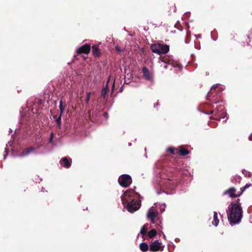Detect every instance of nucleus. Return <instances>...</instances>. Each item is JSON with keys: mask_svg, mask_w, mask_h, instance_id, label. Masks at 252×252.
I'll list each match as a JSON object with an SVG mask.
<instances>
[{"mask_svg": "<svg viewBox=\"0 0 252 252\" xmlns=\"http://www.w3.org/2000/svg\"><path fill=\"white\" fill-rule=\"evenodd\" d=\"M223 90V87L220 85L215 84L212 86L210 91L208 93L207 99L209 101V106L215 108V110H212L207 113L201 111L202 113L208 115L215 113V115L219 116L220 119L225 118L226 114L221 98V92Z\"/></svg>", "mask_w": 252, "mask_h": 252, "instance_id": "nucleus-1", "label": "nucleus"}, {"mask_svg": "<svg viewBox=\"0 0 252 252\" xmlns=\"http://www.w3.org/2000/svg\"><path fill=\"white\" fill-rule=\"evenodd\" d=\"M135 192L133 190H126L121 196V200L122 203L125 204L127 202L128 203L126 206V209L128 212L133 213L137 211L140 207V204L133 199L131 201H129L131 199V197L134 196Z\"/></svg>", "mask_w": 252, "mask_h": 252, "instance_id": "nucleus-2", "label": "nucleus"}, {"mask_svg": "<svg viewBox=\"0 0 252 252\" xmlns=\"http://www.w3.org/2000/svg\"><path fill=\"white\" fill-rule=\"evenodd\" d=\"M158 62L160 64V66L165 69L168 68V66L171 65L175 68V71L177 73L181 71L183 67L182 65L178 61L173 59V56H160L159 58Z\"/></svg>", "mask_w": 252, "mask_h": 252, "instance_id": "nucleus-3", "label": "nucleus"}, {"mask_svg": "<svg viewBox=\"0 0 252 252\" xmlns=\"http://www.w3.org/2000/svg\"><path fill=\"white\" fill-rule=\"evenodd\" d=\"M227 217L231 226L236 224V203L232 202L228 206L226 211Z\"/></svg>", "mask_w": 252, "mask_h": 252, "instance_id": "nucleus-4", "label": "nucleus"}, {"mask_svg": "<svg viewBox=\"0 0 252 252\" xmlns=\"http://www.w3.org/2000/svg\"><path fill=\"white\" fill-rule=\"evenodd\" d=\"M151 49L153 52L158 55L165 54L169 51V46L164 44H154L151 46Z\"/></svg>", "mask_w": 252, "mask_h": 252, "instance_id": "nucleus-5", "label": "nucleus"}, {"mask_svg": "<svg viewBox=\"0 0 252 252\" xmlns=\"http://www.w3.org/2000/svg\"><path fill=\"white\" fill-rule=\"evenodd\" d=\"M164 187L168 190L167 193H173L174 190L177 186V181L175 180L166 179L164 181Z\"/></svg>", "mask_w": 252, "mask_h": 252, "instance_id": "nucleus-6", "label": "nucleus"}, {"mask_svg": "<svg viewBox=\"0 0 252 252\" xmlns=\"http://www.w3.org/2000/svg\"><path fill=\"white\" fill-rule=\"evenodd\" d=\"M118 182L122 187L126 188L131 184L132 179L128 174H123L119 177Z\"/></svg>", "mask_w": 252, "mask_h": 252, "instance_id": "nucleus-7", "label": "nucleus"}, {"mask_svg": "<svg viewBox=\"0 0 252 252\" xmlns=\"http://www.w3.org/2000/svg\"><path fill=\"white\" fill-rule=\"evenodd\" d=\"M161 248V243L158 240L152 242L150 246V251L151 252H157L159 250L162 251Z\"/></svg>", "mask_w": 252, "mask_h": 252, "instance_id": "nucleus-8", "label": "nucleus"}, {"mask_svg": "<svg viewBox=\"0 0 252 252\" xmlns=\"http://www.w3.org/2000/svg\"><path fill=\"white\" fill-rule=\"evenodd\" d=\"M142 72L143 74L144 78L151 82H154L153 74L146 67H143L142 68Z\"/></svg>", "mask_w": 252, "mask_h": 252, "instance_id": "nucleus-9", "label": "nucleus"}, {"mask_svg": "<svg viewBox=\"0 0 252 252\" xmlns=\"http://www.w3.org/2000/svg\"><path fill=\"white\" fill-rule=\"evenodd\" d=\"M59 108L60 111V116L59 117L56 116L54 117V118L55 121L57 123L58 126L60 127L61 124V117L64 111V107L63 106L62 100H61L60 101Z\"/></svg>", "mask_w": 252, "mask_h": 252, "instance_id": "nucleus-10", "label": "nucleus"}, {"mask_svg": "<svg viewBox=\"0 0 252 252\" xmlns=\"http://www.w3.org/2000/svg\"><path fill=\"white\" fill-rule=\"evenodd\" d=\"M91 50V46L89 44H86L77 49L78 54H88L90 53Z\"/></svg>", "mask_w": 252, "mask_h": 252, "instance_id": "nucleus-11", "label": "nucleus"}, {"mask_svg": "<svg viewBox=\"0 0 252 252\" xmlns=\"http://www.w3.org/2000/svg\"><path fill=\"white\" fill-rule=\"evenodd\" d=\"M153 207H152L148 211L147 218L151 220L152 223H154V220L157 216V212L153 211Z\"/></svg>", "mask_w": 252, "mask_h": 252, "instance_id": "nucleus-12", "label": "nucleus"}, {"mask_svg": "<svg viewBox=\"0 0 252 252\" xmlns=\"http://www.w3.org/2000/svg\"><path fill=\"white\" fill-rule=\"evenodd\" d=\"M60 162L62 166L68 168L71 166V159H68L67 158L64 157L61 159Z\"/></svg>", "mask_w": 252, "mask_h": 252, "instance_id": "nucleus-13", "label": "nucleus"}, {"mask_svg": "<svg viewBox=\"0 0 252 252\" xmlns=\"http://www.w3.org/2000/svg\"><path fill=\"white\" fill-rule=\"evenodd\" d=\"M239 200V199H237V224L240 222L243 216V211L241 204L238 202Z\"/></svg>", "mask_w": 252, "mask_h": 252, "instance_id": "nucleus-14", "label": "nucleus"}, {"mask_svg": "<svg viewBox=\"0 0 252 252\" xmlns=\"http://www.w3.org/2000/svg\"><path fill=\"white\" fill-rule=\"evenodd\" d=\"M235 192H236V190H235V188H230V189H228L227 190L224 191L223 192L222 195H225L227 194H228V195L230 197H236V194Z\"/></svg>", "mask_w": 252, "mask_h": 252, "instance_id": "nucleus-15", "label": "nucleus"}, {"mask_svg": "<svg viewBox=\"0 0 252 252\" xmlns=\"http://www.w3.org/2000/svg\"><path fill=\"white\" fill-rule=\"evenodd\" d=\"M34 149H35L33 147L28 148L25 149L21 154L18 155V156H19L20 157H23L27 156L29 155H30V154H31L33 152Z\"/></svg>", "mask_w": 252, "mask_h": 252, "instance_id": "nucleus-16", "label": "nucleus"}, {"mask_svg": "<svg viewBox=\"0 0 252 252\" xmlns=\"http://www.w3.org/2000/svg\"><path fill=\"white\" fill-rule=\"evenodd\" d=\"M92 52L94 56L98 57L100 54V51L97 46H93L92 47Z\"/></svg>", "mask_w": 252, "mask_h": 252, "instance_id": "nucleus-17", "label": "nucleus"}, {"mask_svg": "<svg viewBox=\"0 0 252 252\" xmlns=\"http://www.w3.org/2000/svg\"><path fill=\"white\" fill-rule=\"evenodd\" d=\"M219 222V220L218 219V214L216 212H214V217H213V221H212V224L217 226Z\"/></svg>", "mask_w": 252, "mask_h": 252, "instance_id": "nucleus-18", "label": "nucleus"}, {"mask_svg": "<svg viewBox=\"0 0 252 252\" xmlns=\"http://www.w3.org/2000/svg\"><path fill=\"white\" fill-rule=\"evenodd\" d=\"M140 249L142 252H145L148 250V245L145 242L141 243L140 244Z\"/></svg>", "mask_w": 252, "mask_h": 252, "instance_id": "nucleus-19", "label": "nucleus"}, {"mask_svg": "<svg viewBox=\"0 0 252 252\" xmlns=\"http://www.w3.org/2000/svg\"><path fill=\"white\" fill-rule=\"evenodd\" d=\"M109 82V80L107 82L106 86L105 88H103L101 91V96L103 97H105L106 95L108 92V83Z\"/></svg>", "mask_w": 252, "mask_h": 252, "instance_id": "nucleus-20", "label": "nucleus"}, {"mask_svg": "<svg viewBox=\"0 0 252 252\" xmlns=\"http://www.w3.org/2000/svg\"><path fill=\"white\" fill-rule=\"evenodd\" d=\"M157 234V230L155 229H153L148 232V236L150 238H152L154 237Z\"/></svg>", "mask_w": 252, "mask_h": 252, "instance_id": "nucleus-21", "label": "nucleus"}, {"mask_svg": "<svg viewBox=\"0 0 252 252\" xmlns=\"http://www.w3.org/2000/svg\"><path fill=\"white\" fill-rule=\"evenodd\" d=\"M148 224H145L142 227V228H141V230H140V233L142 235H145L147 233V226H148Z\"/></svg>", "mask_w": 252, "mask_h": 252, "instance_id": "nucleus-22", "label": "nucleus"}, {"mask_svg": "<svg viewBox=\"0 0 252 252\" xmlns=\"http://www.w3.org/2000/svg\"><path fill=\"white\" fill-rule=\"evenodd\" d=\"M179 155L181 156H186L189 154V151L184 148H182L179 150Z\"/></svg>", "mask_w": 252, "mask_h": 252, "instance_id": "nucleus-23", "label": "nucleus"}, {"mask_svg": "<svg viewBox=\"0 0 252 252\" xmlns=\"http://www.w3.org/2000/svg\"><path fill=\"white\" fill-rule=\"evenodd\" d=\"M251 186V184H246L245 185V186L244 187H243V188H241V192L239 193V194H237V196L238 197L242 193L248 188H249L250 186Z\"/></svg>", "mask_w": 252, "mask_h": 252, "instance_id": "nucleus-24", "label": "nucleus"}, {"mask_svg": "<svg viewBox=\"0 0 252 252\" xmlns=\"http://www.w3.org/2000/svg\"><path fill=\"white\" fill-rule=\"evenodd\" d=\"M29 110H30L33 114H37L38 113V110L35 107L34 108L33 106H32L31 108H30Z\"/></svg>", "mask_w": 252, "mask_h": 252, "instance_id": "nucleus-25", "label": "nucleus"}, {"mask_svg": "<svg viewBox=\"0 0 252 252\" xmlns=\"http://www.w3.org/2000/svg\"><path fill=\"white\" fill-rule=\"evenodd\" d=\"M7 146H8V145H6V148H5V149L4 154V155H3V159H4V160L5 159L6 157L8 155V150H9V149L7 148Z\"/></svg>", "mask_w": 252, "mask_h": 252, "instance_id": "nucleus-26", "label": "nucleus"}, {"mask_svg": "<svg viewBox=\"0 0 252 252\" xmlns=\"http://www.w3.org/2000/svg\"><path fill=\"white\" fill-rule=\"evenodd\" d=\"M90 97H91V93L88 92L87 93L86 99V103H89V102L90 101Z\"/></svg>", "mask_w": 252, "mask_h": 252, "instance_id": "nucleus-27", "label": "nucleus"}, {"mask_svg": "<svg viewBox=\"0 0 252 252\" xmlns=\"http://www.w3.org/2000/svg\"><path fill=\"white\" fill-rule=\"evenodd\" d=\"M243 173L246 177H250L251 176V173L247 171H244Z\"/></svg>", "mask_w": 252, "mask_h": 252, "instance_id": "nucleus-28", "label": "nucleus"}, {"mask_svg": "<svg viewBox=\"0 0 252 252\" xmlns=\"http://www.w3.org/2000/svg\"><path fill=\"white\" fill-rule=\"evenodd\" d=\"M53 138H54V133L53 132H51L50 133V138H49V141L50 143H52L53 140Z\"/></svg>", "mask_w": 252, "mask_h": 252, "instance_id": "nucleus-29", "label": "nucleus"}, {"mask_svg": "<svg viewBox=\"0 0 252 252\" xmlns=\"http://www.w3.org/2000/svg\"><path fill=\"white\" fill-rule=\"evenodd\" d=\"M167 151L168 152H169L171 154H173L174 153V149L172 148H168L167 149Z\"/></svg>", "mask_w": 252, "mask_h": 252, "instance_id": "nucleus-30", "label": "nucleus"}, {"mask_svg": "<svg viewBox=\"0 0 252 252\" xmlns=\"http://www.w3.org/2000/svg\"><path fill=\"white\" fill-rule=\"evenodd\" d=\"M115 49L118 52H120L121 51V48L118 46H116Z\"/></svg>", "mask_w": 252, "mask_h": 252, "instance_id": "nucleus-31", "label": "nucleus"}, {"mask_svg": "<svg viewBox=\"0 0 252 252\" xmlns=\"http://www.w3.org/2000/svg\"><path fill=\"white\" fill-rule=\"evenodd\" d=\"M104 117L107 119L108 118V114L107 113H104Z\"/></svg>", "mask_w": 252, "mask_h": 252, "instance_id": "nucleus-32", "label": "nucleus"}, {"mask_svg": "<svg viewBox=\"0 0 252 252\" xmlns=\"http://www.w3.org/2000/svg\"><path fill=\"white\" fill-rule=\"evenodd\" d=\"M13 142L12 141H9L8 143V145L9 147H11L12 145Z\"/></svg>", "mask_w": 252, "mask_h": 252, "instance_id": "nucleus-33", "label": "nucleus"}, {"mask_svg": "<svg viewBox=\"0 0 252 252\" xmlns=\"http://www.w3.org/2000/svg\"><path fill=\"white\" fill-rule=\"evenodd\" d=\"M158 105H159V103H158V102H157V103H156V104H155L154 105V107H157V106H158Z\"/></svg>", "mask_w": 252, "mask_h": 252, "instance_id": "nucleus-34", "label": "nucleus"}, {"mask_svg": "<svg viewBox=\"0 0 252 252\" xmlns=\"http://www.w3.org/2000/svg\"><path fill=\"white\" fill-rule=\"evenodd\" d=\"M249 139L250 140L252 141V135L249 136Z\"/></svg>", "mask_w": 252, "mask_h": 252, "instance_id": "nucleus-35", "label": "nucleus"}, {"mask_svg": "<svg viewBox=\"0 0 252 252\" xmlns=\"http://www.w3.org/2000/svg\"><path fill=\"white\" fill-rule=\"evenodd\" d=\"M161 233H162V234L163 235V238L164 239H165L166 238V236L165 235V234L162 232H161Z\"/></svg>", "mask_w": 252, "mask_h": 252, "instance_id": "nucleus-36", "label": "nucleus"}, {"mask_svg": "<svg viewBox=\"0 0 252 252\" xmlns=\"http://www.w3.org/2000/svg\"><path fill=\"white\" fill-rule=\"evenodd\" d=\"M164 210H165V209H161V212H163Z\"/></svg>", "mask_w": 252, "mask_h": 252, "instance_id": "nucleus-37", "label": "nucleus"}, {"mask_svg": "<svg viewBox=\"0 0 252 252\" xmlns=\"http://www.w3.org/2000/svg\"><path fill=\"white\" fill-rule=\"evenodd\" d=\"M161 232H162V231H161L160 233H159V235H160V234H162Z\"/></svg>", "mask_w": 252, "mask_h": 252, "instance_id": "nucleus-38", "label": "nucleus"}, {"mask_svg": "<svg viewBox=\"0 0 252 252\" xmlns=\"http://www.w3.org/2000/svg\"><path fill=\"white\" fill-rule=\"evenodd\" d=\"M128 145L130 146L131 145V143H129L128 144Z\"/></svg>", "mask_w": 252, "mask_h": 252, "instance_id": "nucleus-39", "label": "nucleus"}, {"mask_svg": "<svg viewBox=\"0 0 252 252\" xmlns=\"http://www.w3.org/2000/svg\"><path fill=\"white\" fill-rule=\"evenodd\" d=\"M114 87V84H113V88Z\"/></svg>", "mask_w": 252, "mask_h": 252, "instance_id": "nucleus-40", "label": "nucleus"}]
</instances>
